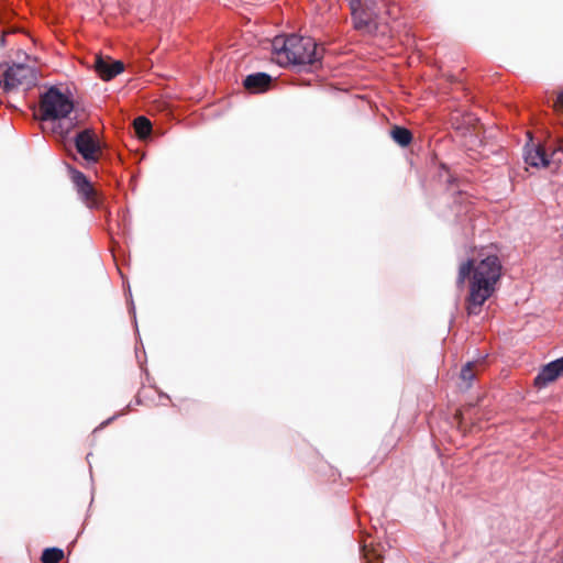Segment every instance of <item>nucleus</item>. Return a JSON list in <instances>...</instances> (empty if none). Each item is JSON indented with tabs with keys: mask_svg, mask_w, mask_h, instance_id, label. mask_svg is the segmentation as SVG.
<instances>
[{
	"mask_svg": "<svg viewBox=\"0 0 563 563\" xmlns=\"http://www.w3.org/2000/svg\"><path fill=\"white\" fill-rule=\"evenodd\" d=\"M461 378L467 383L466 387L471 386L475 375L473 373V362H467L461 369Z\"/></svg>",
	"mask_w": 563,
	"mask_h": 563,
	"instance_id": "a211bd4d",
	"label": "nucleus"
},
{
	"mask_svg": "<svg viewBox=\"0 0 563 563\" xmlns=\"http://www.w3.org/2000/svg\"><path fill=\"white\" fill-rule=\"evenodd\" d=\"M556 100L554 106H563V88L555 93Z\"/></svg>",
	"mask_w": 563,
	"mask_h": 563,
	"instance_id": "aec40b11",
	"label": "nucleus"
},
{
	"mask_svg": "<svg viewBox=\"0 0 563 563\" xmlns=\"http://www.w3.org/2000/svg\"><path fill=\"white\" fill-rule=\"evenodd\" d=\"M453 124L456 130H461L463 133L468 132L472 128H475L478 122V118L466 111L464 108H455L452 114Z\"/></svg>",
	"mask_w": 563,
	"mask_h": 563,
	"instance_id": "9b49d317",
	"label": "nucleus"
},
{
	"mask_svg": "<svg viewBox=\"0 0 563 563\" xmlns=\"http://www.w3.org/2000/svg\"><path fill=\"white\" fill-rule=\"evenodd\" d=\"M554 362H555L556 367H559V369L563 374V356L560 357V358L554 360Z\"/></svg>",
	"mask_w": 563,
	"mask_h": 563,
	"instance_id": "412c9836",
	"label": "nucleus"
},
{
	"mask_svg": "<svg viewBox=\"0 0 563 563\" xmlns=\"http://www.w3.org/2000/svg\"><path fill=\"white\" fill-rule=\"evenodd\" d=\"M562 373L559 367H556L555 362L552 361L542 367V369L534 378V384L539 388L544 387L549 383L555 380Z\"/></svg>",
	"mask_w": 563,
	"mask_h": 563,
	"instance_id": "ddd939ff",
	"label": "nucleus"
},
{
	"mask_svg": "<svg viewBox=\"0 0 563 563\" xmlns=\"http://www.w3.org/2000/svg\"><path fill=\"white\" fill-rule=\"evenodd\" d=\"M363 550L365 563H384V558L377 552V550H369L367 544L364 545Z\"/></svg>",
	"mask_w": 563,
	"mask_h": 563,
	"instance_id": "f3484780",
	"label": "nucleus"
},
{
	"mask_svg": "<svg viewBox=\"0 0 563 563\" xmlns=\"http://www.w3.org/2000/svg\"><path fill=\"white\" fill-rule=\"evenodd\" d=\"M8 36V32H2L1 33V36H0V46H4L5 45V38Z\"/></svg>",
	"mask_w": 563,
	"mask_h": 563,
	"instance_id": "4be33fe9",
	"label": "nucleus"
},
{
	"mask_svg": "<svg viewBox=\"0 0 563 563\" xmlns=\"http://www.w3.org/2000/svg\"><path fill=\"white\" fill-rule=\"evenodd\" d=\"M472 272L466 309L470 316H477L484 302L495 291V285L500 277L501 265L496 255H489L476 265H474L473 260H468L461 264L459 268L457 285L462 286Z\"/></svg>",
	"mask_w": 563,
	"mask_h": 563,
	"instance_id": "f257e3e1",
	"label": "nucleus"
},
{
	"mask_svg": "<svg viewBox=\"0 0 563 563\" xmlns=\"http://www.w3.org/2000/svg\"><path fill=\"white\" fill-rule=\"evenodd\" d=\"M37 82V71L25 64L11 66L0 64V92H11L19 88L29 89Z\"/></svg>",
	"mask_w": 563,
	"mask_h": 563,
	"instance_id": "7ed1b4c3",
	"label": "nucleus"
},
{
	"mask_svg": "<svg viewBox=\"0 0 563 563\" xmlns=\"http://www.w3.org/2000/svg\"><path fill=\"white\" fill-rule=\"evenodd\" d=\"M549 157L551 163L561 164L563 163V147L562 146H550L548 147Z\"/></svg>",
	"mask_w": 563,
	"mask_h": 563,
	"instance_id": "6ab92c4d",
	"label": "nucleus"
},
{
	"mask_svg": "<svg viewBox=\"0 0 563 563\" xmlns=\"http://www.w3.org/2000/svg\"><path fill=\"white\" fill-rule=\"evenodd\" d=\"M272 53L274 59L280 66L287 65H313L322 57V51L318 49L317 43L311 37L289 35L276 36L272 41Z\"/></svg>",
	"mask_w": 563,
	"mask_h": 563,
	"instance_id": "f03ea898",
	"label": "nucleus"
},
{
	"mask_svg": "<svg viewBox=\"0 0 563 563\" xmlns=\"http://www.w3.org/2000/svg\"><path fill=\"white\" fill-rule=\"evenodd\" d=\"M501 106L508 107V106H515V104H514V103H507V102H505V103H503Z\"/></svg>",
	"mask_w": 563,
	"mask_h": 563,
	"instance_id": "393cba45",
	"label": "nucleus"
},
{
	"mask_svg": "<svg viewBox=\"0 0 563 563\" xmlns=\"http://www.w3.org/2000/svg\"><path fill=\"white\" fill-rule=\"evenodd\" d=\"M393 7H394V2L391 0H389V11H388L389 20L394 19Z\"/></svg>",
	"mask_w": 563,
	"mask_h": 563,
	"instance_id": "5701e85b",
	"label": "nucleus"
},
{
	"mask_svg": "<svg viewBox=\"0 0 563 563\" xmlns=\"http://www.w3.org/2000/svg\"><path fill=\"white\" fill-rule=\"evenodd\" d=\"M388 38H389V40L391 38V34H390V33H389V35H388Z\"/></svg>",
	"mask_w": 563,
	"mask_h": 563,
	"instance_id": "a878e982",
	"label": "nucleus"
},
{
	"mask_svg": "<svg viewBox=\"0 0 563 563\" xmlns=\"http://www.w3.org/2000/svg\"><path fill=\"white\" fill-rule=\"evenodd\" d=\"M33 118L53 131L68 132L76 125L79 108H32Z\"/></svg>",
	"mask_w": 563,
	"mask_h": 563,
	"instance_id": "20e7f679",
	"label": "nucleus"
},
{
	"mask_svg": "<svg viewBox=\"0 0 563 563\" xmlns=\"http://www.w3.org/2000/svg\"><path fill=\"white\" fill-rule=\"evenodd\" d=\"M134 130L136 135L140 139H145L151 134L152 131V123L151 121L145 117H139L134 120L133 123Z\"/></svg>",
	"mask_w": 563,
	"mask_h": 563,
	"instance_id": "2eb2a0df",
	"label": "nucleus"
},
{
	"mask_svg": "<svg viewBox=\"0 0 563 563\" xmlns=\"http://www.w3.org/2000/svg\"><path fill=\"white\" fill-rule=\"evenodd\" d=\"M389 136L401 147L408 146L412 141L410 130L400 125H393L389 130Z\"/></svg>",
	"mask_w": 563,
	"mask_h": 563,
	"instance_id": "4468645a",
	"label": "nucleus"
},
{
	"mask_svg": "<svg viewBox=\"0 0 563 563\" xmlns=\"http://www.w3.org/2000/svg\"><path fill=\"white\" fill-rule=\"evenodd\" d=\"M81 100L77 97V90L74 86L56 85L47 88L41 95L38 106H77Z\"/></svg>",
	"mask_w": 563,
	"mask_h": 563,
	"instance_id": "423d86ee",
	"label": "nucleus"
},
{
	"mask_svg": "<svg viewBox=\"0 0 563 563\" xmlns=\"http://www.w3.org/2000/svg\"><path fill=\"white\" fill-rule=\"evenodd\" d=\"M64 556V553L62 550L52 548L44 550L42 554V562L43 563H58Z\"/></svg>",
	"mask_w": 563,
	"mask_h": 563,
	"instance_id": "dca6fc26",
	"label": "nucleus"
},
{
	"mask_svg": "<svg viewBox=\"0 0 563 563\" xmlns=\"http://www.w3.org/2000/svg\"><path fill=\"white\" fill-rule=\"evenodd\" d=\"M75 145L78 153L88 163H97L101 153V147L97 134L90 130H84L77 134Z\"/></svg>",
	"mask_w": 563,
	"mask_h": 563,
	"instance_id": "0eeeda50",
	"label": "nucleus"
},
{
	"mask_svg": "<svg viewBox=\"0 0 563 563\" xmlns=\"http://www.w3.org/2000/svg\"><path fill=\"white\" fill-rule=\"evenodd\" d=\"M350 9L354 22L355 29H365L371 20L369 14L363 9V1L361 0H349Z\"/></svg>",
	"mask_w": 563,
	"mask_h": 563,
	"instance_id": "f8f14e48",
	"label": "nucleus"
},
{
	"mask_svg": "<svg viewBox=\"0 0 563 563\" xmlns=\"http://www.w3.org/2000/svg\"><path fill=\"white\" fill-rule=\"evenodd\" d=\"M525 162L532 167H548L551 164L548 148L541 144L527 145L523 153Z\"/></svg>",
	"mask_w": 563,
	"mask_h": 563,
	"instance_id": "1a4fd4ad",
	"label": "nucleus"
},
{
	"mask_svg": "<svg viewBox=\"0 0 563 563\" xmlns=\"http://www.w3.org/2000/svg\"><path fill=\"white\" fill-rule=\"evenodd\" d=\"M272 80V76L266 73H254L244 78L243 87L250 93H262L271 88Z\"/></svg>",
	"mask_w": 563,
	"mask_h": 563,
	"instance_id": "9d476101",
	"label": "nucleus"
},
{
	"mask_svg": "<svg viewBox=\"0 0 563 563\" xmlns=\"http://www.w3.org/2000/svg\"><path fill=\"white\" fill-rule=\"evenodd\" d=\"M95 70L102 80H111L124 70V64L121 60H114L110 56L96 55Z\"/></svg>",
	"mask_w": 563,
	"mask_h": 563,
	"instance_id": "6e6552de",
	"label": "nucleus"
},
{
	"mask_svg": "<svg viewBox=\"0 0 563 563\" xmlns=\"http://www.w3.org/2000/svg\"><path fill=\"white\" fill-rule=\"evenodd\" d=\"M19 31H20V30H19V29H16V27H9V29H7V30H3L2 32H8V35H10V34H14V33H16V32H19Z\"/></svg>",
	"mask_w": 563,
	"mask_h": 563,
	"instance_id": "b1692460",
	"label": "nucleus"
},
{
	"mask_svg": "<svg viewBox=\"0 0 563 563\" xmlns=\"http://www.w3.org/2000/svg\"><path fill=\"white\" fill-rule=\"evenodd\" d=\"M68 172L74 188L82 203L89 209L99 208L101 205L99 194L87 176L74 167H69Z\"/></svg>",
	"mask_w": 563,
	"mask_h": 563,
	"instance_id": "39448f33",
	"label": "nucleus"
}]
</instances>
